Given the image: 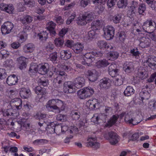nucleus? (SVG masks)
I'll return each mask as SVG.
<instances>
[{"instance_id":"obj_52","label":"nucleus","mask_w":156,"mask_h":156,"mask_svg":"<svg viewBox=\"0 0 156 156\" xmlns=\"http://www.w3.org/2000/svg\"><path fill=\"white\" fill-rule=\"evenodd\" d=\"M61 69L66 71H68L71 69L70 66L68 65V63H64L62 64L60 67Z\"/></svg>"},{"instance_id":"obj_27","label":"nucleus","mask_w":156,"mask_h":156,"mask_svg":"<svg viewBox=\"0 0 156 156\" xmlns=\"http://www.w3.org/2000/svg\"><path fill=\"white\" fill-rule=\"evenodd\" d=\"M38 66L35 63L31 64L28 73L30 76H33L38 71Z\"/></svg>"},{"instance_id":"obj_43","label":"nucleus","mask_w":156,"mask_h":156,"mask_svg":"<svg viewBox=\"0 0 156 156\" xmlns=\"http://www.w3.org/2000/svg\"><path fill=\"white\" fill-rule=\"evenodd\" d=\"M38 83L40 85H42L44 87L47 86L48 83V81L47 80L45 79L44 78H41L39 79Z\"/></svg>"},{"instance_id":"obj_14","label":"nucleus","mask_w":156,"mask_h":156,"mask_svg":"<svg viewBox=\"0 0 156 156\" xmlns=\"http://www.w3.org/2000/svg\"><path fill=\"white\" fill-rule=\"evenodd\" d=\"M138 38L140 40V45L141 47L144 48L150 46L151 41L149 38L143 36Z\"/></svg>"},{"instance_id":"obj_41","label":"nucleus","mask_w":156,"mask_h":156,"mask_svg":"<svg viewBox=\"0 0 156 156\" xmlns=\"http://www.w3.org/2000/svg\"><path fill=\"white\" fill-rule=\"evenodd\" d=\"M101 23L100 21L97 20L93 21L91 23V29L94 30H97L100 26Z\"/></svg>"},{"instance_id":"obj_64","label":"nucleus","mask_w":156,"mask_h":156,"mask_svg":"<svg viewBox=\"0 0 156 156\" xmlns=\"http://www.w3.org/2000/svg\"><path fill=\"white\" fill-rule=\"evenodd\" d=\"M73 42L72 40H67L65 43V45L67 47L70 48H73Z\"/></svg>"},{"instance_id":"obj_35","label":"nucleus","mask_w":156,"mask_h":156,"mask_svg":"<svg viewBox=\"0 0 156 156\" xmlns=\"http://www.w3.org/2000/svg\"><path fill=\"white\" fill-rule=\"evenodd\" d=\"M70 115L72 119L73 120H77L80 117V113L79 111L76 110H72Z\"/></svg>"},{"instance_id":"obj_4","label":"nucleus","mask_w":156,"mask_h":156,"mask_svg":"<svg viewBox=\"0 0 156 156\" xmlns=\"http://www.w3.org/2000/svg\"><path fill=\"white\" fill-rule=\"evenodd\" d=\"M93 18L91 13L86 12L82 16H79L77 20V23L79 25H85L91 21Z\"/></svg>"},{"instance_id":"obj_28","label":"nucleus","mask_w":156,"mask_h":156,"mask_svg":"<svg viewBox=\"0 0 156 156\" xmlns=\"http://www.w3.org/2000/svg\"><path fill=\"white\" fill-rule=\"evenodd\" d=\"M56 24L52 21L48 22L47 25V29L49 31L51 34L55 35L56 34L55 28Z\"/></svg>"},{"instance_id":"obj_44","label":"nucleus","mask_w":156,"mask_h":156,"mask_svg":"<svg viewBox=\"0 0 156 156\" xmlns=\"http://www.w3.org/2000/svg\"><path fill=\"white\" fill-rule=\"evenodd\" d=\"M25 4L29 7L32 8L35 5V2L34 0H23Z\"/></svg>"},{"instance_id":"obj_61","label":"nucleus","mask_w":156,"mask_h":156,"mask_svg":"<svg viewBox=\"0 0 156 156\" xmlns=\"http://www.w3.org/2000/svg\"><path fill=\"white\" fill-rule=\"evenodd\" d=\"M148 35L152 40L156 41V32L152 31L149 33Z\"/></svg>"},{"instance_id":"obj_22","label":"nucleus","mask_w":156,"mask_h":156,"mask_svg":"<svg viewBox=\"0 0 156 156\" xmlns=\"http://www.w3.org/2000/svg\"><path fill=\"white\" fill-rule=\"evenodd\" d=\"M124 120L126 123L131 124L133 125H136L140 122L136 121L135 118L133 119L131 115L128 113L126 115Z\"/></svg>"},{"instance_id":"obj_6","label":"nucleus","mask_w":156,"mask_h":156,"mask_svg":"<svg viewBox=\"0 0 156 156\" xmlns=\"http://www.w3.org/2000/svg\"><path fill=\"white\" fill-rule=\"evenodd\" d=\"M104 37L107 40L112 39L114 36L115 29L112 26H108L103 28Z\"/></svg>"},{"instance_id":"obj_9","label":"nucleus","mask_w":156,"mask_h":156,"mask_svg":"<svg viewBox=\"0 0 156 156\" xmlns=\"http://www.w3.org/2000/svg\"><path fill=\"white\" fill-rule=\"evenodd\" d=\"M86 144L87 147H91L95 149L99 148L100 146V144L97 142L96 138L90 136L88 137Z\"/></svg>"},{"instance_id":"obj_8","label":"nucleus","mask_w":156,"mask_h":156,"mask_svg":"<svg viewBox=\"0 0 156 156\" xmlns=\"http://www.w3.org/2000/svg\"><path fill=\"white\" fill-rule=\"evenodd\" d=\"M75 87L73 82L68 81L64 83L63 90L65 93H72L75 92Z\"/></svg>"},{"instance_id":"obj_19","label":"nucleus","mask_w":156,"mask_h":156,"mask_svg":"<svg viewBox=\"0 0 156 156\" xmlns=\"http://www.w3.org/2000/svg\"><path fill=\"white\" fill-rule=\"evenodd\" d=\"M89 80L92 82L96 81L98 75V73L95 70H89L88 72Z\"/></svg>"},{"instance_id":"obj_26","label":"nucleus","mask_w":156,"mask_h":156,"mask_svg":"<svg viewBox=\"0 0 156 156\" xmlns=\"http://www.w3.org/2000/svg\"><path fill=\"white\" fill-rule=\"evenodd\" d=\"M84 47L82 44L80 43H77L73 46L72 49L76 53H80L82 51Z\"/></svg>"},{"instance_id":"obj_57","label":"nucleus","mask_w":156,"mask_h":156,"mask_svg":"<svg viewBox=\"0 0 156 156\" xmlns=\"http://www.w3.org/2000/svg\"><path fill=\"white\" fill-rule=\"evenodd\" d=\"M66 115H64L58 114L57 115L56 119L58 121H64L66 120Z\"/></svg>"},{"instance_id":"obj_59","label":"nucleus","mask_w":156,"mask_h":156,"mask_svg":"<svg viewBox=\"0 0 156 156\" xmlns=\"http://www.w3.org/2000/svg\"><path fill=\"white\" fill-rule=\"evenodd\" d=\"M68 127L66 125H63L62 126H57L56 127V129H61L62 132L64 133L68 130Z\"/></svg>"},{"instance_id":"obj_21","label":"nucleus","mask_w":156,"mask_h":156,"mask_svg":"<svg viewBox=\"0 0 156 156\" xmlns=\"http://www.w3.org/2000/svg\"><path fill=\"white\" fill-rule=\"evenodd\" d=\"M17 77L14 74L9 76L7 79V83L10 86L15 85L17 83Z\"/></svg>"},{"instance_id":"obj_16","label":"nucleus","mask_w":156,"mask_h":156,"mask_svg":"<svg viewBox=\"0 0 156 156\" xmlns=\"http://www.w3.org/2000/svg\"><path fill=\"white\" fill-rule=\"evenodd\" d=\"M86 105L90 109H93L96 107H98L99 103L98 100L96 99H94L92 100H89L86 103Z\"/></svg>"},{"instance_id":"obj_32","label":"nucleus","mask_w":156,"mask_h":156,"mask_svg":"<svg viewBox=\"0 0 156 156\" xmlns=\"http://www.w3.org/2000/svg\"><path fill=\"white\" fill-rule=\"evenodd\" d=\"M109 63L105 59L100 60L96 63V66L98 68L105 67L107 66Z\"/></svg>"},{"instance_id":"obj_34","label":"nucleus","mask_w":156,"mask_h":156,"mask_svg":"<svg viewBox=\"0 0 156 156\" xmlns=\"http://www.w3.org/2000/svg\"><path fill=\"white\" fill-rule=\"evenodd\" d=\"M48 33L47 32L43 31L38 34L37 36L40 40L43 42H44L46 41L48 38Z\"/></svg>"},{"instance_id":"obj_62","label":"nucleus","mask_w":156,"mask_h":156,"mask_svg":"<svg viewBox=\"0 0 156 156\" xmlns=\"http://www.w3.org/2000/svg\"><path fill=\"white\" fill-rule=\"evenodd\" d=\"M76 16L75 13H73L71 15L68 19L66 23L67 24H69L73 20Z\"/></svg>"},{"instance_id":"obj_2","label":"nucleus","mask_w":156,"mask_h":156,"mask_svg":"<svg viewBox=\"0 0 156 156\" xmlns=\"http://www.w3.org/2000/svg\"><path fill=\"white\" fill-rule=\"evenodd\" d=\"M156 27L155 23L152 20H146L143 25V29H137L136 31L139 33V34H141V36L144 35V34L142 33L143 30L148 33L154 30Z\"/></svg>"},{"instance_id":"obj_58","label":"nucleus","mask_w":156,"mask_h":156,"mask_svg":"<svg viewBox=\"0 0 156 156\" xmlns=\"http://www.w3.org/2000/svg\"><path fill=\"white\" fill-rule=\"evenodd\" d=\"M109 55L111 57V60L116 59L119 56L118 53L116 51L111 52L110 53Z\"/></svg>"},{"instance_id":"obj_56","label":"nucleus","mask_w":156,"mask_h":156,"mask_svg":"<svg viewBox=\"0 0 156 156\" xmlns=\"http://www.w3.org/2000/svg\"><path fill=\"white\" fill-rule=\"evenodd\" d=\"M99 116V115L98 114H94V116L91 119V121L95 123H98L99 121L100 120Z\"/></svg>"},{"instance_id":"obj_53","label":"nucleus","mask_w":156,"mask_h":156,"mask_svg":"<svg viewBox=\"0 0 156 156\" xmlns=\"http://www.w3.org/2000/svg\"><path fill=\"white\" fill-rule=\"evenodd\" d=\"M127 16L129 18H132L135 15V10L129 7L127 11Z\"/></svg>"},{"instance_id":"obj_7","label":"nucleus","mask_w":156,"mask_h":156,"mask_svg":"<svg viewBox=\"0 0 156 156\" xmlns=\"http://www.w3.org/2000/svg\"><path fill=\"white\" fill-rule=\"evenodd\" d=\"M14 27L13 24L9 21L6 22L2 25L1 30L3 34H5L11 32Z\"/></svg>"},{"instance_id":"obj_48","label":"nucleus","mask_w":156,"mask_h":156,"mask_svg":"<svg viewBox=\"0 0 156 156\" xmlns=\"http://www.w3.org/2000/svg\"><path fill=\"white\" fill-rule=\"evenodd\" d=\"M55 43L56 46L58 47L62 46L64 43V41L62 39L59 38L56 39L55 40Z\"/></svg>"},{"instance_id":"obj_10","label":"nucleus","mask_w":156,"mask_h":156,"mask_svg":"<svg viewBox=\"0 0 156 156\" xmlns=\"http://www.w3.org/2000/svg\"><path fill=\"white\" fill-rule=\"evenodd\" d=\"M73 82L74 87L77 88L79 89L84 86L85 80L83 77L78 76L74 79Z\"/></svg>"},{"instance_id":"obj_29","label":"nucleus","mask_w":156,"mask_h":156,"mask_svg":"<svg viewBox=\"0 0 156 156\" xmlns=\"http://www.w3.org/2000/svg\"><path fill=\"white\" fill-rule=\"evenodd\" d=\"M35 48L34 44L31 43H28L25 45L23 48L24 52L26 53H31L33 51Z\"/></svg>"},{"instance_id":"obj_45","label":"nucleus","mask_w":156,"mask_h":156,"mask_svg":"<svg viewBox=\"0 0 156 156\" xmlns=\"http://www.w3.org/2000/svg\"><path fill=\"white\" fill-rule=\"evenodd\" d=\"M47 140L45 139H39L35 140L33 143L35 145H42L47 143Z\"/></svg>"},{"instance_id":"obj_42","label":"nucleus","mask_w":156,"mask_h":156,"mask_svg":"<svg viewBox=\"0 0 156 156\" xmlns=\"http://www.w3.org/2000/svg\"><path fill=\"white\" fill-rule=\"evenodd\" d=\"M87 98L91 96L94 92V89L90 87L83 88Z\"/></svg>"},{"instance_id":"obj_17","label":"nucleus","mask_w":156,"mask_h":156,"mask_svg":"<svg viewBox=\"0 0 156 156\" xmlns=\"http://www.w3.org/2000/svg\"><path fill=\"white\" fill-rule=\"evenodd\" d=\"M22 101L20 98H15L11 101L10 104L11 105L15 106L16 108L18 109H20L22 108Z\"/></svg>"},{"instance_id":"obj_51","label":"nucleus","mask_w":156,"mask_h":156,"mask_svg":"<svg viewBox=\"0 0 156 156\" xmlns=\"http://www.w3.org/2000/svg\"><path fill=\"white\" fill-rule=\"evenodd\" d=\"M149 108L152 111L156 109V101H151L148 104Z\"/></svg>"},{"instance_id":"obj_20","label":"nucleus","mask_w":156,"mask_h":156,"mask_svg":"<svg viewBox=\"0 0 156 156\" xmlns=\"http://www.w3.org/2000/svg\"><path fill=\"white\" fill-rule=\"evenodd\" d=\"M27 58L23 56H21L17 59L18 63L19 64V68L22 70L25 68L26 67V63Z\"/></svg>"},{"instance_id":"obj_46","label":"nucleus","mask_w":156,"mask_h":156,"mask_svg":"<svg viewBox=\"0 0 156 156\" xmlns=\"http://www.w3.org/2000/svg\"><path fill=\"white\" fill-rule=\"evenodd\" d=\"M127 4L126 0H119L117 2V6L119 8L125 7Z\"/></svg>"},{"instance_id":"obj_50","label":"nucleus","mask_w":156,"mask_h":156,"mask_svg":"<svg viewBox=\"0 0 156 156\" xmlns=\"http://www.w3.org/2000/svg\"><path fill=\"white\" fill-rule=\"evenodd\" d=\"M117 0H108L107 6L109 8H111L114 6Z\"/></svg>"},{"instance_id":"obj_25","label":"nucleus","mask_w":156,"mask_h":156,"mask_svg":"<svg viewBox=\"0 0 156 156\" xmlns=\"http://www.w3.org/2000/svg\"><path fill=\"white\" fill-rule=\"evenodd\" d=\"M133 67L132 62H126L124 64L123 69L126 73H129L133 70Z\"/></svg>"},{"instance_id":"obj_3","label":"nucleus","mask_w":156,"mask_h":156,"mask_svg":"<svg viewBox=\"0 0 156 156\" xmlns=\"http://www.w3.org/2000/svg\"><path fill=\"white\" fill-rule=\"evenodd\" d=\"M103 53L101 51H94L91 52H87L85 55V59L84 61L82 62V64L88 66L94 60V57H101Z\"/></svg>"},{"instance_id":"obj_47","label":"nucleus","mask_w":156,"mask_h":156,"mask_svg":"<svg viewBox=\"0 0 156 156\" xmlns=\"http://www.w3.org/2000/svg\"><path fill=\"white\" fill-rule=\"evenodd\" d=\"M9 54V52L6 50H2L0 51V57H1L2 58H7Z\"/></svg>"},{"instance_id":"obj_30","label":"nucleus","mask_w":156,"mask_h":156,"mask_svg":"<svg viewBox=\"0 0 156 156\" xmlns=\"http://www.w3.org/2000/svg\"><path fill=\"white\" fill-rule=\"evenodd\" d=\"M33 20V17L29 15H26L20 18L21 21L22 23L26 25L31 22Z\"/></svg>"},{"instance_id":"obj_49","label":"nucleus","mask_w":156,"mask_h":156,"mask_svg":"<svg viewBox=\"0 0 156 156\" xmlns=\"http://www.w3.org/2000/svg\"><path fill=\"white\" fill-rule=\"evenodd\" d=\"M122 18L121 15L118 14L115 15L113 17V22L115 23H118L120 22Z\"/></svg>"},{"instance_id":"obj_63","label":"nucleus","mask_w":156,"mask_h":156,"mask_svg":"<svg viewBox=\"0 0 156 156\" xmlns=\"http://www.w3.org/2000/svg\"><path fill=\"white\" fill-rule=\"evenodd\" d=\"M27 34L24 32L22 33V34L20 35V38L22 42H23L26 41L27 39Z\"/></svg>"},{"instance_id":"obj_11","label":"nucleus","mask_w":156,"mask_h":156,"mask_svg":"<svg viewBox=\"0 0 156 156\" xmlns=\"http://www.w3.org/2000/svg\"><path fill=\"white\" fill-rule=\"evenodd\" d=\"M0 9L1 10L9 13H12L14 9L12 4H8L4 3H2L0 4Z\"/></svg>"},{"instance_id":"obj_36","label":"nucleus","mask_w":156,"mask_h":156,"mask_svg":"<svg viewBox=\"0 0 156 156\" xmlns=\"http://www.w3.org/2000/svg\"><path fill=\"white\" fill-rule=\"evenodd\" d=\"M114 80V82L115 86H119L123 83V79L120 75H118Z\"/></svg>"},{"instance_id":"obj_24","label":"nucleus","mask_w":156,"mask_h":156,"mask_svg":"<svg viewBox=\"0 0 156 156\" xmlns=\"http://www.w3.org/2000/svg\"><path fill=\"white\" fill-rule=\"evenodd\" d=\"M60 57L64 60H67L69 59L72 56L70 51L68 50H62L60 52Z\"/></svg>"},{"instance_id":"obj_31","label":"nucleus","mask_w":156,"mask_h":156,"mask_svg":"<svg viewBox=\"0 0 156 156\" xmlns=\"http://www.w3.org/2000/svg\"><path fill=\"white\" fill-rule=\"evenodd\" d=\"M39 70L41 71H43V74H46L49 71V65L48 63H44V64L38 65Z\"/></svg>"},{"instance_id":"obj_40","label":"nucleus","mask_w":156,"mask_h":156,"mask_svg":"<svg viewBox=\"0 0 156 156\" xmlns=\"http://www.w3.org/2000/svg\"><path fill=\"white\" fill-rule=\"evenodd\" d=\"M77 94L78 97L81 99H85L87 98L83 88L77 91Z\"/></svg>"},{"instance_id":"obj_60","label":"nucleus","mask_w":156,"mask_h":156,"mask_svg":"<svg viewBox=\"0 0 156 156\" xmlns=\"http://www.w3.org/2000/svg\"><path fill=\"white\" fill-rule=\"evenodd\" d=\"M68 31L67 28H63L59 31V34L60 37H63Z\"/></svg>"},{"instance_id":"obj_37","label":"nucleus","mask_w":156,"mask_h":156,"mask_svg":"<svg viewBox=\"0 0 156 156\" xmlns=\"http://www.w3.org/2000/svg\"><path fill=\"white\" fill-rule=\"evenodd\" d=\"M98 46L99 48H106L108 49L110 48V46L105 41H98L97 43Z\"/></svg>"},{"instance_id":"obj_12","label":"nucleus","mask_w":156,"mask_h":156,"mask_svg":"<svg viewBox=\"0 0 156 156\" xmlns=\"http://www.w3.org/2000/svg\"><path fill=\"white\" fill-rule=\"evenodd\" d=\"M126 114L125 112H124L122 113L119 115H114L108 121L107 124V126L110 127L111 126L116 122L119 117L120 119H122L124 116H125Z\"/></svg>"},{"instance_id":"obj_54","label":"nucleus","mask_w":156,"mask_h":156,"mask_svg":"<svg viewBox=\"0 0 156 156\" xmlns=\"http://www.w3.org/2000/svg\"><path fill=\"white\" fill-rule=\"evenodd\" d=\"M118 37L121 41H123L126 38L125 33L124 32H120L118 33Z\"/></svg>"},{"instance_id":"obj_33","label":"nucleus","mask_w":156,"mask_h":156,"mask_svg":"<svg viewBox=\"0 0 156 156\" xmlns=\"http://www.w3.org/2000/svg\"><path fill=\"white\" fill-rule=\"evenodd\" d=\"M135 92L133 87L130 86H127L124 91V94L126 96H130L133 95Z\"/></svg>"},{"instance_id":"obj_1","label":"nucleus","mask_w":156,"mask_h":156,"mask_svg":"<svg viewBox=\"0 0 156 156\" xmlns=\"http://www.w3.org/2000/svg\"><path fill=\"white\" fill-rule=\"evenodd\" d=\"M66 105L62 101L58 99H52L49 100L45 105L46 108L50 111L56 110L57 113L64 110Z\"/></svg>"},{"instance_id":"obj_5","label":"nucleus","mask_w":156,"mask_h":156,"mask_svg":"<svg viewBox=\"0 0 156 156\" xmlns=\"http://www.w3.org/2000/svg\"><path fill=\"white\" fill-rule=\"evenodd\" d=\"M105 138L109 141L112 145H115L117 143L119 140V136L115 133L110 132L104 135Z\"/></svg>"},{"instance_id":"obj_39","label":"nucleus","mask_w":156,"mask_h":156,"mask_svg":"<svg viewBox=\"0 0 156 156\" xmlns=\"http://www.w3.org/2000/svg\"><path fill=\"white\" fill-rule=\"evenodd\" d=\"M45 90V88H42L40 86H37L35 89V92L37 94H44L46 93Z\"/></svg>"},{"instance_id":"obj_15","label":"nucleus","mask_w":156,"mask_h":156,"mask_svg":"<svg viewBox=\"0 0 156 156\" xmlns=\"http://www.w3.org/2000/svg\"><path fill=\"white\" fill-rule=\"evenodd\" d=\"M146 63L151 69H156V58L154 56L149 57L146 60Z\"/></svg>"},{"instance_id":"obj_13","label":"nucleus","mask_w":156,"mask_h":156,"mask_svg":"<svg viewBox=\"0 0 156 156\" xmlns=\"http://www.w3.org/2000/svg\"><path fill=\"white\" fill-rule=\"evenodd\" d=\"M111 81L108 78L105 77L100 81L99 85L101 88L108 89L111 85Z\"/></svg>"},{"instance_id":"obj_23","label":"nucleus","mask_w":156,"mask_h":156,"mask_svg":"<svg viewBox=\"0 0 156 156\" xmlns=\"http://www.w3.org/2000/svg\"><path fill=\"white\" fill-rule=\"evenodd\" d=\"M61 76H58L54 80V85L55 87L59 88L62 86V83L63 82L65 79L64 77H61Z\"/></svg>"},{"instance_id":"obj_18","label":"nucleus","mask_w":156,"mask_h":156,"mask_svg":"<svg viewBox=\"0 0 156 156\" xmlns=\"http://www.w3.org/2000/svg\"><path fill=\"white\" fill-rule=\"evenodd\" d=\"M20 97L22 98L26 99L30 96L31 94V92L29 88H23L20 89Z\"/></svg>"},{"instance_id":"obj_55","label":"nucleus","mask_w":156,"mask_h":156,"mask_svg":"<svg viewBox=\"0 0 156 156\" xmlns=\"http://www.w3.org/2000/svg\"><path fill=\"white\" fill-rule=\"evenodd\" d=\"M146 5L144 4H140L139 8L138 11L139 14H142L146 10Z\"/></svg>"},{"instance_id":"obj_38","label":"nucleus","mask_w":156,"mask_h":156,"mask_svg":"<svg viewBox=\"0 0 156 156\" xmlns=\"http://www.w3.org/2000/svg\"><path fill=\"white\" fill-rule=\"evenodd\" d=\"M5 114L7 116L12 115L14 117H17L19 115L18 112H16L15 111H13L12 109H9L7 110Z\"/></svg>"}]
</instances>
